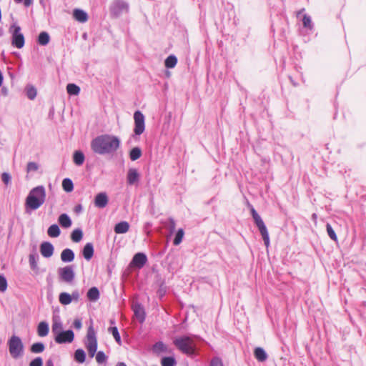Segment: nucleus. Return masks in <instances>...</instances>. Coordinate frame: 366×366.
I'll list each match as a JSON object with an SVG mask.
<instances>
[{"instance_id":"nucleus-1","label":"nucleus","mask_w":366,"mask_h":366,"mask_svg":"<svg viewBox=\"0 0 366 366\" xmlns=\"http://www.w3.org/2000/svg\"><path fill=\"white\" fill-rule=\"evenodd\" d=\"M46 189L44 186L39 185L31 189L27 195L25 201L26 209L36 210L39 209L45 202Z\"/></svg>"},{"instance_id":"nucleus-2","label":"nucleus","mask_w":366,"mask_h":366,"mask_svg":"<svg viewBox=\"0 0 366 366\" xmlns=\"http://www.w3.org/2000/svg\"><path fill=\"white\" fill-rule=\"evenodd\" d=\"M119 147V139H93L91 142L92 150L99 154H110Z\"/></svg>"},{"instance_id":"nucleus-3","label":"nucleus","mask_w":366,"mask_h":366,"mask_svg":"<svg viewBox=\"0 0 366 366\" xmlns=\"http://www.w3.org/2000/svg\"><path fill=\"white\" fill-rule=\"evenodd\" d=\"M174 346L182 353L192 355L195 352V344L193 339L189 336H180L173 340Z\"/></svg>"},{"instance_id":"nucleus-4","label":"nucleus","mask_w":366,"mask_h":366,"mask_svg":"<svg viewBox=\"0 0 366 366\" xmlns=\"http://www.w3.org/2000/svg\"><path fill=\"white\" fill-rule=\"evenodd\" d=\"M7 345L10 355L14 359H18L23 356L24 345L21 339L16 335H12L8 340Z\"/></svg>"},{"instance_id":"nucleus-5","label":"nucleus","mask_w":366,"mask_h":366,"mask_svg":"<svg viewBox=\"0 0 366 366\" xmlns=\"http://www.w3.org/2000/svg\"><path fill=\"white\" fill-rule=\"evenodd\" d=\"M85 346L88 350L89 355L91 357H93L97 350V340L96 337V332L93 328L92 325H91L88 328Z\"/></svg>"},{"instance_id":"nucleus-6","label":"nucleus","mask_w":366,"mask_h":366,"mask_svg":"<svg viewBox=\"0 0 366 366\" xmlns=\"http://www.w3.org/2000/svg\"><path fill=\"white\" fill-rule=\"evenodd\" d=\"M57 273L60 281L71 284L75 279L74 265L70 264L64 267H59Z\"/></svg>"},{"instance_id":"nucleus-7","label":"nucleus","mask_w":366,"mask_h":366,"mask_svg":"<svg viewBox=\"0 0 366 366\" xmlns=\"http://www.w3.org/2000/svg\"><path fill=\"white\" fill-rule=\"evenodd\" d=\"M9 32L11 34L12 46L21 49L24 46V36L21 33V27L16 24H12L9 28Z\"/></svg>"},{"instance_id":"nucleus-8","label":"nucleus","mask_w":366,"mask_h":366,"mask_svg":"<svg viewBox=\"0 0 366 366\" xmlns=\"http://www.w3.org/2000/svg\"><path fill=\"white\" fill-rule=\"evenodd\" d=\"M111 15L118 17L129 10V4L124 0H114L110 6Z\"/></svg>"},{"instance_id":"nucleus-9","label":"nucleus","mask_w":366,"mask_h":366,"mask_svg":"<svg viewBox=\"0 0 366 366\" xmlns=\"http://www.w3.org/2000/svg\"><path fill=\"white\" fill-rule=\"evenodd\" d=\"M134 129L136 135H141L144 131V116L140 111H136L134 114Z\"/></svg>"},{"instance_id":"nucleus-10","label":"nucleus","mask_w":366,"mask_h":366,"mask_svg":"<svg viewBox=\"0 0 366 366\" xmlns=\"http://www.w3.org/2000/svg\"><path fill=\"white\" fill-rule=\"evenodd\" d=\"M74 339V333L71 330L62 331L54 337V341L57 344L71 343Z\"/></svg>"},{"instance_id":"nucleus-11","label":"nucleus","mask_w":366,"mask_h":366,"mask_svg":"<svg viewBox=\"0 0 366 366\" xmlns=\"http://www.w3.org/2000/svg\"><path fill=\"white\" fill-rule=\"evenodd\" d=\"M147 262V257L144 253L138 252L135 254L130 262V266H134L138 269L142 268Z\"/></svg>"},{"instance_id":"nucleus-12","label":"nucleus","mask_w":366,"mask_h":366,"mask_svg":"<svg viewBox=\"0 0 366 366\" xmlns=\"http://www.w3.org/2000/svg\"><path fill=\"white\" fill-rule=\"evenodd\" d=\"M54 251L53 244L49 242H43L40 245V252L45 258L51 257Z\"/></svg>"},{"instance_id":"nucleus-13","label":"nucleus","mask_w":366,"mask_h":366,"mask_svg":"<svg viewBox=\"0 0 366 366\" xmlns=\"http://www.w3.org/2000/svg\"><path fill=\"white\" fill-rule=\"evenodd\" d=\"M140 174L136 168H129L127 172V182L129 185H134L139 181Z\"/></svg>"},{"instance_id":"nucleus-14","label":"nucleus","mask_w":366,"mask_h":366,"mask_svg":"<svg viewBox=\"0 0 366 366\" xmlns=\"http://www.w3.org/2000/svg\"><path fill=\"white\" fill-rule=\"evenodd\" d=\"M62 329L63 325L60 317L59 315H54L52 317L51 332L54 337H56L57 334L63 331Z\"/></svg>"},{"instance_id":"nucleus-15","label":"nucleus","mask_w":366,"mask_h":366,"mask_svg":"<svg viewBox=\"0 0 366 366\" xmlns=\"http://www.w3.org/2000/svg\"><path fill=\"white\" fill-rule=\"evenodd\" d=\"M132 309L134 311V314L137 319L138 320V321L140 323H143L145 320L146 317L144 307L140 304L137 303L134 305H133Z\"/></svg>"},{"instance_id":"nucleus-16","label":"nucleus","mask_w":366,"mask_h":366,"mask_svg":"<svg viewBox=\"0 0 366 366\" xmlns=\"http://www.w3.org/2000/svg\"><path fill=\"white\" fill-rule=\"evenodd\" d=\"M108 197L105 192H100L97 194L94 199V204L99 208H104L108 204Z\"/></svg>"},{"instance_id":"nucleus-17","label":"nucleus","mask_w":366,"mask_h":366,"mask_svg":"<svg viewBox=\"0 0 366 366\" xmlns=\"http://www.w3.org/2000/svg\"><path fill=\"white\" fill-rule=\"evenodd\" d=\"M75 254L72 249L66 248L61 253V259L64 262H71L74 259Z\"/></svg>"},{"instance_id":"nucleus-18","label":"nucleus","mask_w":366,"mask_h":366,"mask_svg":"<svg viewBox=\"0 0 366 366\" xmlns=\"http://www.w3.org/2000/svg\"><path fill=\"white\" fill-rule=\"evenodd\" d=\"M82 254L86 260H90L92 258L94 255V246L92 242H88L84 245Z\"/></svg>"},{"instance_id":"nucleus-19","label":"nucleus","mask_w":366,"mask_h":366,"mask_svg":"<svg viewBox=\"0 0 366 366\" xmlns=\"http://www.w3.org/2000/svg\"><path fill=\"white\" fill-rule=\"evenodd\" d=\"M152 349H153L154 352H155L157 354H159L162 352L170 353L172 352V350H169L167 346L162 341H159V342H156L153 345Z\"/></svg>"},{"instance_id":"nucleus-20","label":"nucleus","mask_w":366,"mask_h":366,"mask_svg":"<svg viewBox=\"0 0 366 366\" xmlns=\"http://www.w3.org/2000/svg\"><path fill=\"white\" fill-rule=\"evenodd\" d=\"M59 224L63 227V228H69L71 226L72 222L69 216L66 214H61L59 215L58 218Z\"/></svg>"},{"instance_id":"nucleus-21","label":"nucleus","mask_w":366,"mask_h":366,"mask_svg":"<svg viewBox=\"0 0 366 366\" xmlns=\"http://www.w3.org/2000/svg\"><path fill=\"white\" fill-rule=\"evenodd\" d=\"M129 229V224L126 221H122L117 223L114 226V232L117 234H124Z\"/></svg>"},{"instance_id":"nucleus-22","label":"nucleus","mask_w":366,"mask_h":366,"mask_svg":"<svg viewBox=\"0 0 366 366\" xmlns=\"http://www.w3.org/2000/svg\"><path fill=\"white\" fill-rule=\"evenodd\" d=\"M73 16L76 21L81 23L86 22L88 19L87 14L84 11L79 9L74 10Z\"/></svg>"},{"instance_id":"nucleus-23","label":"nucleus","mask_w":366,"mask_h":366,"mask_svg":"<svg viewBox=\"0 0 366 366\" xmlns=\"http://www.w3.org/2000/svg\"><path fill=\"white\" fill-rule=\"evenodd\" d=\"M39 254L36 253V251H34L33 252L30 253L29 256V262L30 267L32 270L38 269L37 262L39 260Z\"/></svg>"},{"instance_id":"nucleus-24","label":"nucleus","mask_w":366,"mask_h":366,"mask_svg":"<svg viewBox=\"0 0 366 366\" xmlns=\"http://www.w3.org/2000/svg\"><path fill=\"white\" fill-rule=\"evenodd\" d=\"M85 160V156L84 153L80 150H76L73 154V162L77 166L83 164Z\"/></svg>"},{"instance_id":"nucleus-25","label":"nucleus","mask_w":366,"mask_h":366,"mask_svg":"<svg viewBox=\"0 0 366 366\" xmlns=\"http://www.w3.org/2000/svg\"><path fill=\"white\" fill-rule=\"evenodd\" d=\"M99 291L97 287H92L87 292V298L92 302H96L99 299Z\"/></svg>"},{"instance_id":"nucleus-26","label":"nucleus","mask_w":366,"mask_h":366,"mask_svg":"<svg viewBox=\"0 0 366 366\" xmlns=\"http://www.w3.org/2000/svg\"><path fill=\"white\" fill-rule=\"evenodd\" d=\"M257 228L262 235V239L264 241L265 246L267 247H268V246L269 244V233H268V231H267V229L265 224H264L263 225L259 226Z\"/></svg>"},{"instance_id":"nucleus-27","label":"nucleus","mask_w":366,"mask_h":366,"mask_svg":"<svg viewBox=\"0 0 366 366\" xmlns=\"http://www.w3.org/2000/svg\"><path fill=\"white\" fill-rule=\"evenodd\" d=\"M37 333L40 337H45L49 333V325L46 322H41L37 327Z\"/></svg>"},{"instance_id":"nucleus-28","label":"nucleus","mask_w":366,"mask_h":366,"mask_svg":"<svg viewBox=\"0 0 366 366\" xmlns=\"http://www.w3.org/2000/svg\"><path fill=\"white\" fill-rule=\"evenodd\" d=\"M254 355L255 358L259 362H264L267 358L266 352L262 347L255 348Z\"/></svg>"},{"instance_id":"nucleus-29","label":"nucleus","mask_w":366,"mask_h":366,"mask_svg":"<svg viewBox=\"0 0 366 366\" xmlns=\"http://www.w3.org/2000/svg\"><path fill=\"white\" fill-rule=\"evenodd\" d=\"M47 234L51 237H58L61 234V230L56 224H54L48 228Z\"/></svg>"},{"instance_id":"nucleus-30","label":"nucleus","mask_w":366,"mask_h":366,"mask_svg":"<svg viewBox=\"0 0 366 366\" xmlns=\"http://www.w3.org/2000/svg\"><path fill=\"white\" fill-rule=\"evenodd\" d=\"M302 24L304 28L312 31L314 29V24L312 21L310 16L304 14L302 17Z\"/></svg>"},{"instance_id":"nucleus-31","label":"nucleus","mask_w":366,"mask_h":366,"mask_svg":"<svg viewBox=\"0 0 366 366\" xmlns=\"http://www.w3.org/2000/svg\"><path fill=\"white\" fill-rule=\"evenodd\" d=\"M50 41V36L49 34L46 31H42L39 34L38 37V43L40 45L46 46L49 44Z\"/></svg>"},{"instance_id":"nucleus-32","label":"nucleus","mask_w":366,"mask_h":366,"mask_svg":"<svg viewBox=\"0 0 366 366\" xmlns=\"http://www.w3.org/2000/svg\"><path fill=\"white\" fill-rule=\"evenodd\" d=\"M59 300L61 304L64 305H67L71 302L72 298L70 294L67 292H61L59 295Z\"/></svg>"},{"instance_id":"nucleus-33","label":"nucleus","mask_w":366,"mask_h":366,"mask_svg":"<svg viewBox=\"0 0 366 366\" xmlns=\"http://www.w3.org/2000/svg\"><path fill=\"white\" fill-rule=\"evenodd\" d=\"M45 349V345L42 342H35L31 345L30 351L32 353L38 354L42 352Z\"/></svg>"},{"instance_id":"nucleus-34","label":"nucleus","mask_w":366,"mask_h":366,"mask_svg":"<svg viewBox=\"0 0 366 366\" xmlns=\"http://www.w3.org/2000/svg\"><path fill=\"white\" fill-rule=\"evenodd\" d=\"M62 188L66 192H71L74 189V184L71 179L65 178L62 181Z\"/></svg>"},{"instance_id":"nucleus-35","label":"nucleus","mask_w":366,"mask_h":366,"mask_svg":"<svg viewBox=\"0 0 366 366\" xmlns=\"http://www.w3.org/2000/svg\"><path fill=\"white\" fill-rule=\"evenodd\" d=\"M83 237L82 230L79 228L74 229L71 234V239L74 242H79Z\"/></svg>"},{"instance_id":"nucleus-36","label":"nucleus","mask_w":366,"mask_h":366,"mask_svg":"<svg viewBox=\"0 0 366 366\" xmlns=\"http://www.w3.org/2000/svg\"><path fill=\"white\" fill-rule=\"evenodd\" d=\"M177 63V59L174 55H169L164 61V65L167 68H174Z\"/></svg>"},{"instance_id":"nucleus-37","label":"nucleus","mask_w":366,"mask_h":366,"mask_svg":"<svg viewBox=\"0 0 366 366\" xmlns=\"http://www.w3.org/2000/svg\"><path fill=\"white\" fill-rule=\"evenodd\" d=\"M162 366H175L177 361L174 357H164L161 360Z\"/></svg>"},{"instance_id":"nucleus-38","label":"nucleus","mask_w":366,"mask_h":366,"mask_svg":"<svg viewBox=\"0 0 366 366\" xmlns=\"http://www.w3.org/2000/svg\"><path fill=\"white\" fill-rule=\"evenodd\" d=\"M74 358L76 362L83 363L86 359V353L82 349H78L74 352Z\"/></svg>"},{"instance_id":"nucleus-39","label":"nucleus","mask_w":366,"mask_h":366,"mask_svg":"<svg viewBox=\"0 0 366 366\" xmlns=\"http://www.w3.org/2000/svg\"><path fill=\"white\" fill-rule=\"evenodd\" d=\"M66 91L70 95H78L80 92V88L74 84H68Z\"/></svg>"},{"instance_id":"nucleus-40","label":"nucleus","mask_w":366,"mask_h":366,"mask_svg":"<svg viewBox=\"0 0 366 366\" xmlns=\"http://www.w3.org/2000/svg\"><path fill=\"white\" fill-rule=\"evenodd\" d=\"M142 155V151L139 147H134L129 153V157L132 161L138 159Z\"/></svg>"},{"instance_id":"nucleus-41","label":"nucleus","mask_w":366,"mask_h":366,"mask_svg":"<svg viewBox=\"0 0 366 366\" xmlns=\"http://www.w3.org/2000/svg\"><path fill=\"white\" fill-rule=\"evenodd\" d=\"M252 217L257 227L262 226L264 224L262 219L261 218V217L259 215L256 210L252 211Z\"/></svg>"},{"instance_id":"nucleus-42","label":"nucleus","mask_w":366,"mask_h":366,"mask_svg":"<svg viewBox=\"0 0 366 366\" xmlns=\"http://www.w3.org/2000/svg\"><path fill=\"white\" fill-rule=\"evenodd\" d=\"M184 234V232L183 229H179L175 235V238L173 241V244L176 246L179 245L182 241Z\"/></svg>"},{"instance_id":"nucleus-43","label":"nucleus","mask_w":366,"mask_h":366,"mask_svg":"<svg viewBox=\"0 0 366 366\" xmlns=\"http://www.w3.org/2000/svg\"><path fill=\"white\" fill-rule=\"evenodd\" d=\"M108 330H109V332H110L112 334L116 342L119 345H121V337H120V335H119L117 327H111L109 328Z\"/></svg>"},{"instance_id":"nucleus-44","label":"nucleus","mask_w":366,"mask_h":366,"mask_svg":"<svg viewBox=\"0 0 366 366\" xmlns=\"http://www.w3.org/2000/svg\"><path fill=\"white\" fill-rule=\"evenodd\" d=\"M326 229L330 238L334 241H337V234L330 223H327Z\"/></svg>"},{"instance_id":"nucleus-45","label":"nucleus","mask_w":366,"mask_h":366,"mask_svg":"<svg viewBox=\"0 0 366 366\" xmlns=\"http://www.w3.org/2000/svg\"><path fill=\"white\" fill-rule=\"evenodd\" d=\"M26 96L29 99H34L36 96V89L33 86H28L26 89Z\"/></svg>"},{"instance_id":"nucleus-46","label":"nucleus","mask_w":366,"mask_h":366,"mask_svg":"<svg viewBox=\"0 0 366 366\" xmlns=\"http://www.w3.org/2000/svg\"><path fill=\"white\" fill-rule=\"evenodd\" d=\"M107 357L103 351L97 352L96 355V360L99 364H102L106 362Z\"/></svg>"},{"instance_id":"nucleus-47","label":"nucleus","mask_w":366,"mask_h":366,"mask_svg":"<svg viewBox=\"0 0 366 366\" xmlns=\"http://www.w3.org/2000/svg\"><path fill=\"white\" fill-rule=\"evenodd\" d=\"M166 227L169 230V233L172 234L174 232L176 227V223L174 219L173 218H169L168 223Z\"/></svg>"},{"instance_id":"nucleus-48","label":"nucleus","mask_w":366,"mask_h":366,"mask_svg":"<svg viewBox=\"0 0 366 366\" xmlns=\"http://www.w3.org/2000/svg\"><path fill=\"white\" fill-rule=\"evenodd\" d=\"M209 366H224V365L220 357H214L211 359Z\"/></svg>"},{"instance_id":"nucleus-49","label":"nucleus","mask_w":366,"mask_h":366,"mask_svg":"<svg viewBox=\"0 0 366 366\" xmlns=\"http://www.w3.org/2000/svg\"><path fill=\"white\" fill-rule=\"evenodd\" d=\"M1 180L6 186H8L11 183V177L9 173L3 172L1 174Z\"/></svg>"},{"instance_id":"nucleus-50","label":"nucleus","mask_w":366,"mask_h":366,"mask_svg":"<svg viewBox=\"0 0 366 366\" xmlns=\"http://www.w3.org/2000/svg\"><path fill=\"white\" fill-rule=\"evenodd\" d=\"M7 289V280L6 277L1 274L0 275V292H5Z\"/></svg>"},{"instance_id":"nucleus-51","label":"nucleus","mask_w":366,"mask_h":366,"mask_svg":"<svg viewBox=\"0 0 366 366\" xmlns=\"http://www.w3.org/2000/svg\"><path fill=\"white\" fill-rule=\"evenodd\" d=\"M29 366H43V360L41 357H36L34 360H32Z\"/></svg>"},{"instance_id":"nucleus-52","label":"nucleus","mask_w":366,"mask_h":366,"mask_svg":"<svg viewBox=\"0 0 366 366\" xmlns=\"http://www.w3.org/2000/svg\"><path fill=\"white\" fill-rule=\"evenodd\" d=\"M39 169V166L34 162H30L27 164L26 170L27 172H36Z\"/></svg>"},{"instance_id":"nucleus-53","label":"nucleus","mask_w":366,"mask_h":366,"mask_svg":"<svg viewBox=\"0 0 366 366\" xmlns=\"http://www.w3.org/2000/svg\"><path fill=\"white\" fill-rule=\"evenodd\" d=\"M73 326L75 329L80 330L82 327L81 320L79 318L75 319L73 322Z\"/></svg>"},{"instance_id":"nucleus-54","label":"nucleus","mask_w":366,"mask_h":366,"mask_svg":"<svg viewBox=\"0 0 366 366\" xmlns=\"http://www.w3.org/2000/svg\"><path fill=\"white\" fill-rule=\"evenodd\" d=\"M72 300L77 301L79 298V294L77 291H74L71 295Z\"/></svg>"},{"instance_id":"nucleus-55","label":"nucleus","mask_w":366,"mask_h":366,"mask_svg":"<svg viewBox=\"0 0 366 366\" xmlns=\"http://www.w3.org/2000/svg\"><path fill=\"white\" fill-rule=\"evenodd\" d=\"M246 205L247 207H248V209L250 210V212H251V214H252V211L253 210H255V209L254 208V207L249 203V202L246 199Z\"/></svg>"},{"instance_id":"nucleus-56","label":"nucleus","mask_w":366,"mask_h":366,"mask_svg":"<svg viewBox=\"0 0 366 366\" xmlns=\"http://www.w3.org/2000/svg\"><path fill=\"white\" fill-rule=\"evenodd\" d=\"M33 4V0H24V5L26 7L31 6Z\"/></svg>"},{"instance_id":"nucleus-57","label":"nucleus","mask_w":366,"mask_h":366,"mask_svg":"<svg viewBox=\"0 0 366 366\" xmlns=\"http://www.w3.org/2000/svg\"><path fill=\"white\" fill-rule=\"evenodd\" d=\"M81 209H82V207H81V204L76 205V206L75 207V209H74V210H75V212H76V213H78V212H81Z\"/></svg>"},{"instance_id":"nucleus-58","label":"nucleus","mask_w":366,"mask_h":366,"mask_svg":"<svg viewBox=\"0 0 366 366\" xmlns=\"http://www.w3.org/2000/svg\"><path fill=\"white\" fill-rule=\"evenodd\" d=\"M46 366H54V362H53V361H52L51 359H49V360L46 362Z\"/></svg>"},{"instance_id":"nucleus-59","label":"nucleus","mask_w":366,"mask_h":366,"mask_svg":"<svg viewBox=\"0 0 366 366\" xmlns=\"http://www.w3.org/2000/svg\"><path fill=\"white\" fill-rule=\"evenodd\" d=\"M7 89L6 88H2L1 89V93L4 95V96H6L7 95Z\"/></svg>"},{"instance_id":"nucleus-60","label":"nucleus","mask_w":366,"mask_h":366,"mask_svg":"<svg viewBox=\"0 0 366 366\" xmlns=\"http://www.w3.org/2000/svg\"><path fill=\"white\" fill-rule=\"evenodd\" d=\"M2 81H3V75H2L1 71H0V86L2 84Z\"/></svg>"},{"instance_id":"nucleus-61","label":"nucleus","mask_w":366,"mask_h":366,"mask_svg":"<svg viewBox=\"0 0 366 366\" xmlns=\"http://www.w3.org/2000/svg\"><path fill=\"white\" fill-rule=\"evenodd\" d=\"M116 366H127V365L124 362H118Z\"/></svg>"},{"instance_id":"nucleus-62","label":"nucleus","mask_w":366,"mask_h":366,"mask_svg":"<svg viewBox=\"0 0 366 366\" xmlns=\"http://www.w3.org/2000/svg\"><path fill=\"white\" fill-rule=\"evenodd\" d=\"M114 323H115V320L114 319L110 320V324L113 325Z\"/></svg>"},{"instance_id":"nucleus-63","label":"nucleus","mask_w":366,"mask_h":366,"mask_svg":"<svg viewBox=\"0 0 366 366\" xmlns=\"http://www.w3.org/2000/svg\"><path fill=\"white\" fill-rule=\"evenodd\" d=\"M312 217V219H316L317 214L314 213Z\"/></svg>"},{"instance_id":"nucleus-64","label":"nucleus","mask_w":366,"mask_h":366,"mask_svg":"<svg viewBox=\"0 0 366 366\" xmlns=\"http://www.w3.org/2000/svg\"><path fill=\"white\" fill-rule=\"evenodd\" d=\"M14 1H15L16 2H17V3H19V2L22 1V0H14Z\"/></svg>"}]
</instances>
